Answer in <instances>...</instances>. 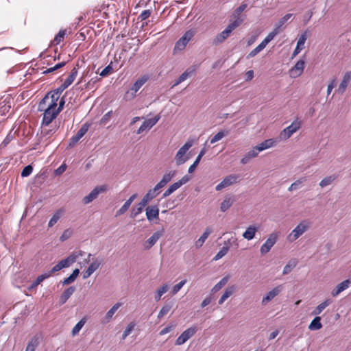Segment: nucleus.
Listing matches in <instances>:
<instances>
[{
	"label": "nucleus",
	"instance_id": "cd10ccee",
	"mask_svg": "<svg viewBox=\"0 0 351 351\" xmlns=\"http://www.w3.org/2000/svg\"><path fill=\"white\" fill-rule=\"evenodd\" d=\"M350 79H351V73L349 72L345 73V75H343V79L337 90V91L339 93L343 94L345 92V90L350 82Z\"/></svg>",
	"mask_w": 351,
	"mask_h": 351
},
{
	"label": "nucleus",
	"instance_id": "423d86ee",
	"mask_svg": "<svg viewBox=\"0 0 351 351\" xmlns=\"http://www.w3.org/2000/svg\"><path fill=\"white\" fill-rule=\"evenodd\" d=\"M149 77L147 75H143L139 77L132 85L131 88L128 90L125 95L126 99H132L135 97L136 93L146 83Z\"/></svg>",
	"mask_w": 351,
	"mask_h": 351
},
{
	"label": "nucleus",
	"instance_id": "4468645a",
	"mask_svg": "<svg viewBox=\"0 0 351 351\" xmlns=\"http://www.w3.org/2000/svg\"><path fill=\"white\" fill-rule=\"evenodd\" d=\"M305 66V60H298L295 66L289 70V75L292 78H295L299 77L303 73L304 69Z\"/></svg>",
	"mask_w": 351,
	"mask_h": 351
},
{
	"label": "nucleus",
	"instance_id": "412c9836",
	"mask_svg": "<svg viewBox=\"0 0 351 351\" xmlns=\"http://www.w3.org/2000/svg\"><path fill=\"white\" fill-rule=\"evenodd\" d=\"M306 39V32H304L300 36L297 42L296 47L295 48L292 53V58L296 56L298 53H300V51L304 49V43Z\"/></svg>",
	"mask_w": 351,
	"mask_h": 351
},
{
	"label": "nucleus",
	"instance_id": "473e14b6",
	"mask_svg": "<svg viewBox=\"0 0 351 351\" xmlns=\"http://www.w3.org/2000/svg\"><path fill=\"white\" fill-rule=\"evenodd\" d=\"M160 189H161V188L156 184L154 189L147 191L143 196V198L149 203L159 194Z\"/></svg>",
	"mask_w": 351,
	"mask_h": 351
},
{
	"label": "nucleus",
	"instance_id": "dca6fc26",
	"mask_svg": "<svg viewBox=\"0 0 351 351\" xmlns=\"http://www.w3.org/2000/svg\"><path fill=\"white\" fill-rule=\"evenodd\" d=\"M232 32L227 27L222 31L221 33L218 34L215 36V38H213L212 40V44L215 46H217L222 43H223L230 35Z\"/></svg>",
	"mask_w": 351,
	"mask_h": 351
},
{
	"label": "nucleus",
	"instance_id": "1a4fd4ad",
	"mask_svg": "<svg viewBox=\"0 0 351 351\" xmlns=\"http://www.w3.org/2000/svg\"><path fill=\"white\" fill-rule=\"evenodd\" d=\"M195 32L192 29L186 31L184 34L177 41L175 45V49L183 50L188 43L194 36Z\"/></svg>",
	"mask_w": 351,
	"mask_h": 351
},
{
	"label": "nucleus",
	"instance_id": "5701e85b",
	"mask_svg": "<svg viewBox=\"0 0 351 351\" xmlns=\"http://www.w3.org/2000/svg\"><path fill=\"white\" fill-rule=\"evenodd\" d=\"M101 261L95 259L87 268L83 274V278L86 279L90 277L101 265Z\"/></svg>",
	"mask_w": 351,
	"mask_h": 351
},
{
	"label": "nucleus",
	"instance_id": "2f4dec72",
	"mask_svg": "<svg viewBox=\"0 0 351 351\" xmlns=\"http://www.w3.org/2000/svg\"><path fill=\"white\" fill-rule=\"evenodd\" d=\"M213 232V230L208 227L205 229L204 232H203V234H202V236L199 238L198 240L196 241L195 242V247L197 248H199L200 247H202L204 244V243L205 242V241L207 239V238L208 237V236L212 233Z\"/></svg>",
	"mask_w": 351,
	"mask_h": 351
},
{
	"label": "nucleus",
	"instance_id": "69168bd1",
	"mask_svg": "<svg viewBox=\"0 0 351 351\" xmlns=\"http://www.w3.org/2000/svg\"><path fill=\"white\" fill-rule=\"evenodd\" d=\"M71 234H72L71 230H70V229L65 230L63 232V233L62 234V235L60 236V240L61 241H64L67 240L71 236Z\"/></svg>",
	"mask_w": 351,
	"mask_h": 351
},
{
	"label": "nucleus",
	"instance_id": "de8ad7c7",
	"mask_svg": "<svg viewBox=\"0 0 351 351\" xmlns=\"http://www.w3.org/2000/svg\"><path fill=\"white\" fill-rule=\"evenodd\" d=\"M86 320V318H82L80 321H79L75 326L73 328L71 333L73 336H75L79 333L80 330L84 326Z\"/></svg>",
	"mask_w": 351,
	"mask_h": 351
},
{
	"label": "nucleus",
	"instance_id": "bf43d9fd",
	"mask_svg": "<svg viewBox=\"0 0 351 351\" xmlns=\"http://www.w3.org/2000/svg\"><path fill=\"white\" fill-rule=\"evenodd\" d=\"M66 34V30H60L58 34L55 36L53 39V43L55 45H58L62 41V38Z\"/></svg>",
	"mask_w": 351,
	"mask_h": 351
},
{
	"label": "nucleus",
	"instance_id": "e433bc0d",
	"mask_svg": "<svg viewBox=\"0 0 351 351\" xmlns=\"http://www.w3.org/2000/svg\"><path fill=\"white\" fill-rule=\"evenodd\" d=\"M75 291V287L71 286V287H69V288H67L63 292V293L61 295V296L60 298V304H64L68 300V299L73 294Z\"/></svg>",
	"mask_w": 351,
	"mask_h": 351
},
{
	"label": "nucleus",
	"instance_id": "6e6552de",
	"mask_svg": "<svg viewBox=\"0 0 351 351\" xmlns=\"http://www.w3.org/2000/svg\"><path fill=\"white\" fill-rule=\"evenodd\" d=\"M278 238V233L272 232L271 233L265 242L261 245L260 248V252L262 255L266 254L268 253L273 246L277 242Z\"/></svg>",
	"mask_w": 351,
	"mask_h": 351
},
{
	"label": "nucleus",
	"instance_id": "a19ab883",
	"mask_svg": "<svg viewBox=\"0 0 351 351\" xmlns=\"http://www.w3.org/2000/svg\"><path fill=\"white\" fill-rule=\"evenodd\" d=\"M233 199L230 196H226L221 204L220 210L225 212L228 210L233 204Z\"/></svg>",
	"mask_w": 351,
	"mask_h": 351
},
{
	"label": "nucleus",
	"instance_id": "39448f33",
	"mask_svg": "<svg viewBox=\"0 0 351 351\" xmlns=\"http://www.w3.org/2000/svg\"><path fill=\"white\" fill-rule=\"evenodd\" d=\"M301 121L298 119L294 120L291 125L281 131L280 133V138L282 140H287L301 128Z\"/></svg>",
	"mask_w": 351,
	"mask_h": 351
},
{
	"label": "nucleus",
	"instance_id": "c03bdc74",
	"mask_svg": "<svg viewBox=\"0 0 351 351\" xmlns=\"http://www.w3.org/2000/svg\"><path fill=\"white\" fill-rule=\"evenodd\" d=\"M168 289L169 285L167 284H164L158 289H157L154 296L155 300L159 301L161 299L162 295L168 291Z\"/></svg>",
	"mask_w": 351,
	"mask_h": 351
},
{
	"label": "nucleus",
	"instance_id": "0eeeda50",
	"mask_svg": "<svg viewBox=\"0 0 351 351\" xmlns=\"http://www.w3.org/2000/svg\"><path fill=\"white\" fill-rule=\"evenodd\" d=\"M108 187L106 184L97 186L95 187L90 193L84 197L82 202L84 204H88L90 202H92L94 199H95L99 194L105 193L108 191Z\"/></svg>",
	"mask_w": 351,
	"mask_h": 351
},
{
	"label": "nucleus",
	"instance_id": "864d4df0",
	"mask_svg": "<svg viewBox=\"0 0 351 351\" xmlns=\"http://www.w3.org/2000/svg\"><path fill=\"white\" fill-rule=\"evenodd\" d=\"M265 48V47L261 43L252 51L250 52V53L247 55V58H253L255 56H256L258 53H260L262 50H263Z\"/></svg>",
	"mask_w": 351,
	"mask_h": 351
},
{
	"label": "nucleus",
	"instance_id": "f03ea898",
	"mask_svg": "<svg viewBox=\"0 0 351 351\" xmlns=\"http://www.w3.org/2000/svg\"><path fill=\"white\" fill-rule=\"evenodd\" d=\"M82 251L71 253L68 257L61 260L58 263L54 265L49 271L47 272V274H49L50 277L53 273L60 271L64 268L69 267L76 261L80 256H82Z\"/></svg>",
	"mask_w": 351,
	"mask_h": 351
},
{
	"label": "nucleus",
	"instance_id": "6ab92c4d",
	"mask_svg": "<svg viewBox=\"0 0 351 351\" xmlns=\"http://www.w3.org/2000/svg\"><path fill=\"white\" fill-rule=\"evenodd\" d=\"M260 153L259 150L254 146L252 149L248 151L243 157L241 159V163L243 165H246L251 160L252 158H256L258 156Z\"/></svg>",
	"mask_w": 351,
	"mask_h": 351
},
{
	"label": "nucleus",
	"instance_id": "bb28decb",
	"mask_svg": "<svg viewBox=\"0 0 351 351\" xmlns=\"http://www.w3.org/2000/svg\"><path fill=\"white\" fill-rule=\"evenodd\" d=\"M122 305L121 303L117 302L106 313V315L101 320V323L107 324L108 323L111 319L112 318L115 312L119 308V307Z\"/></svg>",
	"mask_w": 351,
	"mask_h": 351
},
{
	"label": "nucleus",
	"instance_id": "f8f14e48",
	"mask_svg": "<svg viewBox=\"0 0 351 351\" xmlns=\"http://www.w3.org/2000/svg\"><path fill=\"white\" fill-rule=\"evenodd\" d=\"M189 180L188 176H183L179 181L174 182L169 186V188L164 192L162 197L165 198L169 196L171 193L186 184Z\"/></svg>",
	"mask_w": 351,
	"mask_h": 351
},
{
	"label": "nucleus",
	"instance_id": "5fc2aeb1",
	"mask_svg": "<svg viewBox=\"0 0 351 351\" xmlns=\"http://www.w3.org/2000/svg\"><path fill=\"white\" fill-rule=\"evenodd\" d=\"M229 251V247L223 246L213 258L214 261H218L224 256Z\"/></svg>",
	"mask_w": 351,
	"mask_h": 351
},
{
	"label": "nucleus",
	"instance_id": "3c124183",
	"mask_svg": "<svg viewBox=\"0 0 351 351\" xmlns=\"http://www.w3.org/2000/svg\"><path fill=\"white\" fill-rule=\"evenodd\" d=\"M306 181L305 178H300V179L297 180L295 182H293L291 186L289 187L288 191H293L295 190H297L301 184Z\"/></svg>",
	"mask_w": 351,
	"mask_h": 351
},
{
	"label": "nucleus",
	"instance_id": "7ed1b4c3",
	"mask_svg": "<svg viewBox=\"0 0 351 351\" xmlns=\"http://www.w3.org/2000/svg\"><path fill=\"white\" fill-rule=\"evenodd\" d=\"M311 227V222L308 220H302L293 230L287 235L288 241L292 243L300 237Z\"/></svg>",
	"mask_w": 351,
	"mask_h": 351
},
{
	"label": "nucleus",
	"instance_id": "c85d7f7f",
	"mask_svg": "<svg viewBox=\"0 0 351 351\" xmlns=\"http://www.w3.org/2000/svg\"><path fill=\"white\" fill-rule=\"evenodd\" d=\"M176 171H170L163 175L160 181L157 184L161 189L163 188L167 183H169L172 178L176 176Z\"/></svg>",
	"mask_w": 351,
	"mask_h": 351
},
{
	"label": "nucleus",
	"instance_id": "a18cd8bd",
	"mask_svg": "<svg viewBox=\"0 0 351 351\" xmlns=\"http://www.w3.org/2000/svg\"><path fill=\"white\" fill-rule=\"evenodd\" d=\"M297 265V261L295 260H291L288 262V263L284 267L282 274L287 275L289 274L292 269L295 267Z\"/></svg>",
	"mask_w": 351,
	"mask_h": 351
},
{
	"label": "nucleus",
	"instance_id": "393cba45",
	"mask_svg": "<svg viewBox=\"0 0 351 351\" xmlns=\"http://www.w3.org/2000/svg\"><path fill=\"white\" fill-rule=\"evenodd\" d=\"M236 291V287L234 285L229 286L226 288V289L223 291V293L218 300V304L219 305H221L224 303V302L229 298L230 296H232L234 292Z\"/></svg>",
	"mask_w": 351,
	"mask_h": 351
},
{
	"label": "nucleus",
	"instance_id": "79ce46f5",
	"mask_svg": "<svg viewBox=\"0 0 351 351\" xmlns=\"http://www.w3.org/2000/svg\"><path fill=\"white\" fill-rule=\"evenodd\" d=\"M77 75V70L75 68H73L71 70V72L70 75L68 76V77L64 80L63 84H64V86L68 88L75 80Z\"/></svg>",
	"mask_w": 351,
	"mask_h": 351
},
{
	"label": "nucleus",
	"instance_id": "f704fd0d",
	"mask_svg": "<svg viewBox=\"0 0 351 351\" xmlns=\"http://www.w3.org/2000/svg\"><path fill=\"white\" fill-rule=\"evenodd\" d=\"M206 151H207V150H206V149L205 147H203V148L200 150V152H199V153L198 156H197V158H196L195 160L194 161V162H193V164L189 167V168L188 172H189V173H193V172L195 171V169H196V167H197L198 164L199 163V162H200V160H201L202 158V157L205 155V154L206 153Z\"/></svg>",
	"mask_w": 351,
	"mask_h": 351
},
{
	"label": "nucleus",
	"instance_id": "72a5a7b5",
	"mask_svg": "<svg viewBox=\"0 0 351 351\" xmlns=\"http://www.w3.org/2000/svg\"><path fill=\"white\" fill-rule=\"evenodd\" d=\"M195 72V69L189 68L187 69L176 81L173 86H178L180 83L185 81L189 77L191 76Z\"/></svg>",
	"mask_w": 351,
	"mask_h": 351
},
{
	"label": "nucleus",
	"instance_id": "2eb2a0df",
	"mask_svg": "<svg viewBox=\"0 0 351 351\" xmlns=\"http://www.w3.org/2000/svg\"><path fill=\"white\" fill-rule=\"evenodd\" d=\"M160 116L158 114L152 119H148L145 120L142 123V125L140 126V128L138 129L136 133L138 134H141L142 132H143L146 130L151 129L154 125H155L157 123V122L160 120Z\"/></svg>",
	"mask_w": 351,
	"mask_h": 351
},
{
	"label": "nucleus",
	"instance_id": "680f3d73",
	"mask_svg": "<svg viewBox=\"0 0 351 351\" xmlns=\"http://www.w3.org/2000/svg\"><path fill=\"white\" fill-rule=\"evenodd\" d=\"M112 114V111L110 110L106 113L101 119L100 120V124L101 125H106L110 119V117Z\"/></svg>",
	"mask_w": 351,
	"mask_h": 351
},
{
	"label": "nucleus",
	"instance_id": "7c9ffc66",
	"mask_svg": "<svg viewBox=\"0 0 351 351\" xmlns=\"http://www.w3.org/2000/svg\"><path fill=\"white\" fill-rule=\"evenodd\" d=\"M64 208H60L57 210L50 219L49 223H48V227L51 228L53 227L58 221L62 217V216L64 214Z\"/></svg>",
	"mask_w": 351,
	"mask_h": 351
},
{
	"label": "nucleus",
	"instance_id": "58836bf2",
	"mask_svg": "<svg viewBox=\"0 0 351 351\" xmlns=\"http://www.w3.org/2000/svg\"><path fill=\"white\" fill-rule=\"evenodd\" d=\"M49 278V274H47V273L43 274L37 277V278L28 287L29 291H32L40 285L43 280Z\"/></svg>",
	"mask_w": 351,
	"mask_h": 351
},
{
	"label": "nucleus",
	"instance_id": "338daca9",
	"mask_svg": "<svg viewBox=\"0 0 351 351\" xmlns=\"http://www.w3.org/2000/svg\"><path fill=\"white\" fill-rule=\"evenodd\" d=\"M151 15V11L149 10H143L141 14L139 15L138 19L141 21L146 20Z\"/></svg>",
	"mask_w": 351,
	"mask_h": 351
},
{
	"label": "nucleus",
	"instance_id": "ddd939ff",
	"mask_svg": "<svg viewBox=\"0 0 351 351\" xmlns=\"http://www.w3.org/2000/svg\"><path fill=\"white\" fill-rule=\"evenodd\" d=\"M239 176L237 175H229L224 178L223 180L219 183L216 187L215 189L217 191H219L222 190L224 188H226L230 185H232L234 183H236L239 179Z\"/></svg>",
	"mask_w": 351,
	"mask_h": 351
},
{
	"label": "nucleus",
	"instance_id": "052dcab7",
	"mask_svg": "<svg viewBox=\"0 0 351 351\" xmlns=\"http://www.w3.org/2000/svg\"><path fill=\"white\" fill-rule=\"evenodd\" d=\"M171 306L170 305L167 304V305L163 306L158 315V317L161 318L163 316H165L166 314H167L169 312V311L171 310Z\"/></svg>",
	"mask_w": 351,
	"mask_h": 351
},
{
	"label": "nucleus",
	"instance_id": "ea45409f",
	"mask_svg": "<svg viewBox=\"0 0 351 351\" xmlns=\"http://www.w3.org/2000/svg\"><path fill=\"white\" fill-rule=\"evenodd\" d=\"M316 317L311 321L308 325V329L310 330H317L322 328L321 323V317L315 315Z\"/></svg>",
	"mask_w": 351,
	"mask_h": 351
},
{
	"label": "nucleus",
	"instance_id": "f257e3e1",
	"mask_svg": "<svg viewBox=\"0 0 351 351\" xmlns=\"http://www.w3.org/2000/svg\"><path fill=\"white\" fill-rule=\"evenodd\" d=\"M49 97H45L39 104V110H44L42 126H48L59 114L56 110L57 103L49 101Z\"/></svg>",
	"mask_w": 351,
	"mask_h": 351
},
{
	"label": "nucleus",
	"instance_id": "13d9d810",
	"mask_svg": "<svg viewBox=\"0 0 351 351\" xmlns=\"http://www.w3.org/2000/svg\"><path fill=\"white\" fill-rule=\"evenodd\" d=\"M186 283V280H182L179 283L174 285L171 289V294L176 295L182 288V287Z\"/></svg>",
	"mask_w": 351,
	"mask_h": 351
},
{
	"label": "nucleus",
	"instance_id": "8fccbe9b",
	"mask_svg": "<svg viewBox=\"0 0 351 351\" xmlns=\"http://www.w3.org/2000/svg\"><path fill=\"white\" fill-rule=\"evenodd\" d=\"M292 14H287L283 17L280 19L278 22L275 25V29H277L280 31V27L289 20L291 18Z\"/></svg>",
	"mask_w": 351,
	"mask_h": 351
},
{
	"label": "nucleus",
	"instance_id": "20e7f679",
	"mask_svg": "<svg viewBox=\"0 0 351 351\" xmlns=\"http://www.w3.org/2000/svg\"><path fill=\"white\" fill-rule=\"evenodd\" d=\"M193 140L189 139L177 152L175 156V160L177 165L185 163L189 158L186 152L193 145Z\"/></svg>",
	"mask_w": 351,
	"mask_h": 351
},
{
	"label": "nucleus",
	"instance_id": "774afa93",
	"mask_svg": "<svg viewBox=\"0 0 351 351\" xmlns=\"http://www.w3.org/2000/svg\"><path fill=\"white\" fill-rule=\"evenodd\" d=\"M112 70V67L110 64L106 66L100 73V76L106 77L107 76Z\"/></svg>",
	"mask_w": 351,
	"mask_h": 351
},
{
	"label": "nucleus",
	"instance_id": "a211bd4d",
	"mask_svg": "<svg viewBox=\"0 0 351 351\" xmlns=\"http://www.w3.org/2000/svg\"><path fill=\"white\" fill-rule=\"evenodd\" d=\"M88 128L87 125H84L77 131V134L72 136L69 141V146H74L87 132Z\"/></svg>",
	"mask_w": 351,
	"mask_h": 351
},
{
	"label": "nucleus",
	"instance_id": "e2e57ef3",
	"mask_svg": "<svg viewBox=\"0 0 351 351\" xmlns=\"http://www.w3.org/2000/svg\"><path fill=\"white\" fill-rule=\"evenodd\" d=\"M130 205H129L126 202L123 204V205L117 211L116 217L120 216L125 213L130 208Z\"/></svg>",
	"mask_w": 351,
	"mask_h": 351
},
{
	"label": "nucleus",
	"instance_id": "4be33fe9",
	"mask_svg": "<svg viewBox=\"0 0 351 351\" xmlns=\"http://www.w3.org/2000/svg\"><path fill=\"white\" fill-rule=\"evenodd\" d=\"M278 143L276 138H269L263 141L258 145H256L259 152H263L265 149L274 147Z\"/></svg>",
	"mask_w": 351,
	"mask_h": 351
},
{
	"label": "nucleus",
	"instance_id": "6e6d98bb",
	"mask_svg": "<svg viewBox=\"0 0 351 351\" xmlns=\"http://www.w3.org/2000/svg\"><path fill=\"white\" fill-rule=\"evenodd\" d=\"M135 326L136 324L134 322H130L128 325V326L123 332L122 339H125L131 333V332L134 330Z\"/></svg>",
	"mask_w": 351,
	"mask_h": 351
},
{
	"label": "nucleus",
	"instance_id": "49530a36",
	"mask_svg": "<svg viewBox=\"0 0 351 351\" xmlns=\"http://www.w3.org/2000/svg\"><path fill=\"white\" fill-rule=\"evenodd\" d=\"M38 346V338L37 337H34L28 342L25 351H34Z\"/></svg>",
	"mask_w": 351,
	"mask_h": 351
},
{
	"label": "nucleus",
	"instance_id": "c9c22d12",
	"mask_svg": "<svg viewBox=\"0 0 351 351\" xmlns=\"http://www.w3.org/2000/svg\"><path fill=\"white\" fill-rule=\"evenodd\" d=\"M332 303V300L326 299L322 303H320L313 311V315H319L327 306H328Z\"/></svg>",
	"mask_w": 351,
	"mask_h": 351
},
{
	"label": "nucleus",
	"instance_id": "4c0bfd02",
	"mask_svg": "<svg viewBox=\"0 0 351 351\" xmlns=\"http://www.w3.org/2000/svg\"><path fill=\"white\" fill-rule=\"evenodd\" d=\"M256 231L257 228L256 226H250L249 227L247 228L246 230L243 233V237L244 239L250 241L254 238Z\"/></svg>",
	"mask_w": 351,
	"mask_h": 351
},
{
	"label": "nucleus",
	"instance_id": "c756f323",
	"mask_svg": "<svg viewBox=\"0 0 351 351\" xmlns=\"http://www.w3.org/2000/svg\"><path fill=\"white\" fill-rule=\"evenodd\" d=\"M148 204V202L143 197L141 201L137 204L136 208H132L130 214L132 218L136 217L140 213H142L144 207Z\"/></svg>",
	"mask_w": 351,
	"mask_h": 351
},
{
	"label": "nucleus",
	"instance_id": "a878e982",
	"mask_svg": "<svg viewBox=\"0 0 351 351\" xmlns=\"http://www.w3.org/2000/svg\"><path fill=\"white\" fill-rule=\"evenodd\" d=\"M350 284L349 280H345L339 285L332 291L331 294L332 296L336 297L340 294L342 291L347 289Z\"/></svg>",
	"mask_w": 351,
	"mask_h": 351
},
{
	"label": "nucleus",
	"instance_id": "37998d69",
	"mask_svg": "<svg viewBox=\"0 0 351 351\" xmlns=\"http://www.w3.org/2000/svg\"><path fill=\"white\" fill-rule=\"evenodd\" d=\"M337 179V176H335V175H331V176H327V177H325L324 178H323L320 182H319V186L322 187V188H324V187H326L328 185H330L333 183V182Z\"/></svg>",
	"mask_w": 351,
	"mask_h": 351
},
{
	"label": "nucleus",
	"instance_id": "b1692460",
	"mask_svg": "<svg viewBox=\"0 0 351 351\" xmlns=\"http://www.w3.org/2000/svg\"><path fill=\"white\" fill-rule=\"evenodd\" d=\"M162 236V232L157 231L155 232L143 244L144 248L145 250L150 249L152 246H154L160 237Z\"/></svg>",
	"mask_w": 351,
	"mask_h": 351
},
{
	"label": "nucleus",
	"instance_id": "0e129e2a",
	"mask_svg": "<svg viewBox=\"0 0 351 351\" xmlns=\"http://www.w3.org/2000/svg\"><path fill=\"white\" fill-rule=\"evenodd\" d=\"M33 171V167L31 165H27L24 167L21 172L22 177H27L29 176Z\"/></svg>",
	"mask_w": 351,
	"mask_h": 351
},
{
	"label": "nucleus",
	"instance_id": "aec40b11",
	"mask_svg": "<svg viewBox=\"0 0 351 351\" xmlns=\"http://www.w3.org/2000/svg\"><path fill=\"white\" fill-rule=\"evenodd\" d=\"M66 88V86H64V84H62L60 87L54 90L53 91H51L49 93H47L45 97H49V101H54V103H57L61 93Z\"/></svg>",
	"mask_w": 351,
	"mask_h": 351
},
{
	"label": "nucleus",
	"instance_id": "4d7b16f0",
	"mask_svg": "<svg viewBox=\"0 0 351 351\" xmlns=\"http://www.w3.org/2000/svg\"><path fill=\"white\" fill-rule=\"evenodd\" d=\"M243 22V20L240 19L239 17H237L233 22L230 23L226 27L230 30V32H232L234 29H235L237 27H239Z\"/></svg>",
	"mask_w": 351,
	"mask_h": 351
},
{
	"label": "nucleus",
	"instance_id": "9b49d317",
	"mask_svg": "<svg viewBox=\"0 0 351 351\" xmlns=\"http://www.w3.org/2000/svg\"><path fill=\"white\" fill-rule=\"evenodd\" d=\"M283 290V285H280L274 287L268 291L262 298L261 304L265 306L271 301L275 297L278 295Z\"/></svg>",
	"mask_w": 351,
	"mask_h": 351
},
{
	"label": "nucleus",
	"instance_id": "9d476101",
	"mask_svg": "<svg viewBox=\"0 0 351 351\" xmlns=\"http://www.w3.org/2000/svg\"><path fill=\"white\" fill-rule=\"evenodd\" d=\"M197 332L195 326L190 327L185 330L176 340L175 344L176 346H181L186 343L190 338H191Z\"/></svg>",
	"mask_w": 351,
	"mask_h": 351
},
{
	"label": "nucleus",
	"instance_id": "f3484780",
	"mask_svg": "<svg viewBox=\"0 0 351 351\" xmlns=\"http://www.w3.org/2000/svg\"><path fill=\"white\" fill-rule=\"evenodd\" d=\"M145 214L148 221L159 219V208L157 205L149 206L145 209Z\"/></svg>",
	"mask_w": 351,
	"mask_h": 351
},
{
	"label": "nucleus",
	"instance_id": "603ef678",
	"mask_svg": "<svg viewBox=\"0 0 351 351\" xmlns=\"http://www.w3.org/2000/svg\"><path fill=\"white\" fill-rule=\"evenodd\" d=\"M228 134V131H219L210 139V143H215L216 142L220 141L221 138L226 136Z\"/></svg>",
	"mask_w": 351,
	"mask_h": 351
},
{
	"label": "nucleus",
	"instance_id": "09e8293b",
	"mask_svg": "<svg viewBox=\"0 0 351 351\" xmlns=\"http://www.w3.org/2000/svg\"><path fill=\"white\" fill-rule=\"evenodd\" d=\"M279 33V30L277 29H274V30L270 32L265 38V39L261 42L262 44L265 47L267 46V45L274 39V38Z\"/></svg>",
	"mask_w": 351,
	"mask_h": 351
}]
</instances>
